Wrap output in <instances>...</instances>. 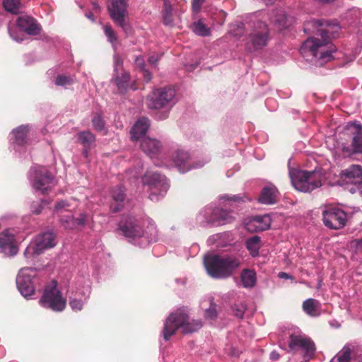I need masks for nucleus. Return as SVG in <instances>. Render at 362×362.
Wrapping results in <instances>:
<instances>
[{
	"instance_id": "obj_36",
	"label": "nucleus",
	"mask_w": 362,
	"mask_h": 362,
	"mask_svg": "<svg viewBox=\"0 0 362 362\" xmlns=\"http://www.w3.org/2000/svg\"><path fill=\"white\" fill-rule=\"evenodd\" d=\"M163 19L165 25L173 26V4L175 0H163Z\"/></svg>"
},
{
	"instance_id": "obj_13",
	"label": "nucleus",
	"mask_w": 362,
	"mask_h": 362,
	"mask_svg": "<svg viewBox=\"0 0 362 362\" xmlns=\"http://www.w3.org/2000/svg\"><path fill=\"white\" fill-rule=\"evenodd\" d=\"M127 6L128 0H110L107 10L115 23L127 35H130L132 28L127 18Z\"/></svg>"
},
{
	"instance_id": "obj_22",
	"label": "nucleus",
	"mask_w": 362,
	"mask_h": 362,
	"mask_svg": "<svg viewBox=\"0 0 362 362\" xmlns=\"http://www.w3.org/2000/svg\"><path fill=\"white\" fill-rule=\"evenodd\" d=\"M272 223L269 214L258 215L252 217L246 224L245 228L250 232H259L269 229Z\"/></svg>"
},
{
	"instance_id": "obj_43",
	"label": "nucleus",
	"mask_w": 362,
	"mask_h": 362,
	"mask_svg": "<svg viewBox=\"0 0 362 362\" xmlns=\"http://www.w3.org/2000/svg\"><path fill=\"white\" fill-rule=\"evenodd\" d=\"M3 6L5 10L11 13H18L20 10L21 3L18 0H3Z\"/></svg>"
},
{
	"instance_id": "obj_31",
	"label": "nucleus",
	"mask_w": 362,
	"mask_h": 362,
	"mask_svg": "<svg viewBox=\"0 0 362 362\" xmlns=\"http://www.w3.org/2000/svg\"><path fill=\"white\" fill-rule=\"evenodd\" d=\"M269 21L279 28L287 27L288 18L285 11L281 8L276 9L269 14Z\"/></svg>"
},
{
	"instance_id": "obj_25",
	"label": "nucleus",
	"mask_w": 362,
	"mask_h": 362,
	"mask_svg": "<svg viewBox=\"0 0 362 362\" xmlns=\"http://www.w3.org/2000/svg\"><path fill=\"white\" fill-rule=\"evenodd\" d=\"M87 216L85 214H80L78 218H74L70 211L66 215H62L60 221L66 229H74L86 224Z\"/></svg>"
},
{
	"instance_id": "obj_24",
	"label": "nucleus",
	"mask_w": 362,
	"mask_h": 362,
	"mask_svg": "<svg viewBox=\"0 0 362 362\" xmlns=\"http://www.w3.org/2000/svg\"><path fill=\"white\" fill-rule=\"evenodd\" d=\"M16 25L21 30L30 35H37L40 31V26L37 23V21L28 16H19L16 21Z\"/></svg>"
},
{
	"instance_id": "obj_46",
	"label": "nucleus",
	"mask_w": 362,
	"mask_h": 362,
	"mask_svg": "<svg viewBox=\"0 0 362 362\" xmlns=\"http://www.w3.org/2000/svg\"><path fill=\"white\" fill-rule=\"evenodd\" d=\"M49 203L45 199H42L40 202H33L31 204V211L33 214H40L42 209L45 208V206L48 205Z\"/></svg>"
},
{
	"instance_id": "obj_10",
	"label": "nucleus",
	"mask_w": 362,
	"mask_h": 362,
	"mask_svg": "<svg viewBox=\"0 0 362 362\" xmlns=\"http://www.w3.org/2000/svg\"><path fill=\"white\" fill-rule=\"evenodd\" d=\"M144 185L150 191L149 199L158 201L165 196L170 187L167 177L157 171H147L141 177Z\"/></svg>"
},
{
	"instance_id": "obj_30",
	"label": "nucleus",
	"mask_w": 362,
	"mask_h": 362,
	"mask_svg": "<svg viewBox=\"0 0 362 362\" xmlns=\"http://www.w3.org/2000/svg\"><path fill=\"white\" fill-rule=\"evenodd\" d=\"M240 281L243 287L245 288H253L257 283V274L255 270L244 269L240 274Z\"/></svg>"
},
{
	"instance_id": "obj_16",
	"label": "nucleus",
	"mask_w": 362,
	"mask_h": 362,
	"mask_svg": "<svg viewBox=\"0 0 362 362\" xmlns=\"http://www.w3.org/2000/svg\"><path fill=\"white\" fill-rule=\"evenodd\" d=\"M56 245V236L52 232H45L37 235L24 251L26 259L31 258L34 255H39L45 250Z\"/></svg>"
},
{
	"instance_id": "obj_2",
	"label": "nucleus",
	"mask_w": 362,
	"mask_h": 362,
	"mask_svg": "<svg viewBox=\"0 0 362 362\" xmlns=\"http://www.w3.org/2000/svg\"><path fill=\"white\" fill-rule=\"evenodd\" d=\"M118 229L128 242L142 248L156 242L158 238L156 226L151 220H148L146 225H141L135 217L125 215L119 222Z\"/></svg>"
},
{
	"instance_id": "obj_18",
	"label": "nucleus",
	"mask_w": 362,
	"mask_h": 362,
	"mask_svg": "<svg viewBox=\"0 0 362 362\" xmlns=\"http://www.w3.org/2000/svg\"><path fill=\"white\" fill-rule=\"evenodd\" d=\"M29 130L28 125H21L14 129L9 135L11 148L20 158H25Z\"/></svg>"
},
{
	"instance_id": "obj_57",
	"label": "nucleus",
	"mask_w": 362,
	"mask_h": 362,
	"mask_svg": "<svg viewBox=\"0 0 362 362\" xmlns=\"http://www.w3.org/2000/svg\"><path fill=\"white\" fill-rule=\"evenodd\" d=\"M354 185V187H351L349 190L351 193L354 194V193H356V192H359L361 194H362V192L358 190V185L356 184V183H352Z\"/></svg>"
},
{
	"instance_id": "obj_35",
	"label": "nucleus",
	"mask_w": 362,
	"mask_h": 362,
	"mask_svg": "<svg viewBox=\"0 0 362 362\" xmlns=\"http://www.w3.org/2000/svg\"><path fill=\"white\" fill-rule=\"evenodd\" d=\"M250 15L246 17L245 22L237 21L230 25V33L234 37H240L246 33H250V28L247 25V21L250 18Z\"/></svg>"
},
{
	"instance_id": "obj_20",
	"label": "nucleus",
	"mask_w": 362,
	"mask_h": 362,
	"mask_svg": "<svg viewBox=\"0 0 362 362\" xmlns=\"http://www.w3.org/2000/svg\"><path fill=\"white\" fill-rule=\"evenodd\" d=\"M16 233L15 228H6L0 233V253L8 257H13L18 253L15 238Z\"/></svg>"
},
{
	"instance_id": "obj_44",
	"label": "nucleus",
	"mask_w": 362,
	"mask_h": 362,
	"mask_svg": "<svg viewBox=\"0 0 362 362\" xmlns=\"http://www.w3.org/2000/svg\"><path fill=\"white\" fill-rule=\"evenodd\" d=\"M73 78L69 76L59 74L55 79V84L59 86L67 88V86L73 83Z\"/></svg>"
},
{
	"instance_id": "obj_12",
	"label": "nucleus",
	"mask_w": 362,
	"mask_h": 362,
	"mask_svg": "<svg viewBox=\"0 0 362 362\" xmlns=\"http://www.w3.org/2000/svg\"><path fill=\"white\" fill-rule=\"evenodd\" d=\"M37 283V271L35 268L24 267L19 270L16 276V286L25 298H32L35 293V286Z\"/></svg>"
},
{
	"instance_id": "obj_4",
	"label": "nucleus",
	"mask_w": 362,
	"mask_h": 362,
	"mask_svg": "<svg viewBox=\"0 0 362 362\" xmlns=\"http://www.w3.org/2000/svg\"><path fill=\"white\" fill-rule=\"evenodd\" d=\"M243 257L238 252L206 255L204 264L207 274L214 279H226L233 275L241 265Z\"/></svg>"
},
{
	"instance_id": "obj_5",
	"label": "nucleus",
	"mask_w": 362,
	"mask_h": 362,
	"mask_svg": "<svg viewBox=\"0 0 362 362\" xmlns=\"http://www.w3.org/2000/svg\"><path fill=\"white\" fill-rule=\"evenodd\" d=\"M262 13V11L252 13L247 21L250 33L245 39V47L248 52L252 53L264 49L271 40L270 30L268 25L259 18Z\"/></svg>"
},
{
	"instance_id": "obj_32",
	"label": "nucleus",
	"mask_w": 362,
	"mask_h": 362,
	"mask_svg": "<svg viewBox=\"0 0 362 362\" xmlns=\"http://www.w3.org/2000/svg\"><path fill=\"white\" fill-rule=\"evenodd\" d=\"M78 141L83 146V154L88 157V149L95 141V135L90 131H83L77 134Z\"/></svg>"
},
{
	"instance_id": "obj_33",
	"label": "nucleus",
	"mask_w": 362,
	"mask_h": 362,
	"mask_svg": "<svg viewBox=\"0 0 362 362\" xmlns=\"http://www.w3.org/2000/svg\"><path fill=\"white\" fill-rule=\"evenodd\" d=\"M90 293V287L88 286L85 291L81 293L82 298L71 297L69 299V305L74 312L81 311L83 309L84 303L89 298Z\"/></svg>"
},
{
	"instance_id": "obj_45",
	"label": "nucleus",
	"mask_w": 362,
	"mask_h": 362,
	"mask_svg": "<svg viewBox=\"0 0 362 362\" xmlns=\"http://www.w3.org/2000/svg\"><path fill=\"white\" fill-rule=\"evenodd\" d=\"M8 31L10 37L16 42H21L23 40V34L18 31L14 25H8Z\"/></svg>"
},
{
	"instance_id": "obj_38",
	"label": "nucleus",
	"mask_w": 362,
	"mask_h": 362,
	"mask_svg": "<svg viewBox=\"0 0 362 362\" xmlns=\"http://www.w3.org/2000/svg\"><path fill=\"white\" fill-rule=\"evenodd\" d=\"M192 31L197 35L202 37L209 36L211 30L206 25H205L202 19L194 22L191 25Z\"/></svg>"
},
{
	"instance_id": "obj_48",
	"label": "nucleus",
	"mask_w": 362,
	"mask_h": 362,
	"mask_svg": "<svg viewBox=\"0 0 362 362\" xmlns=\"http://www.w3.org/2000/svg\"><path fill=\"white\" fill-rule=\"evenodd\" d=\"M104 33L105 36L107 37L108 41L114 47H115V43L117 42V37L115 35V32L113 31L111 25H106L104 27Z\"/></svg>"
},
{
	"instance_id": "obj_17",
	"label": "nucleus",
	"mask_w": 362,
	"mask_h": 362,
	"mask_svg": "<svg viewBox=\"0 0 362 362\" xmlns=\"http://www.w3.org/2000/svg\"><path fill=\"white\" fill-rule=\"evenodd\" d=\"M170 144H162L160 141L151 137H144L141 141L140 148L142 151L153 160L156 161L164 160Z\"/></svg>"
},
{
	"instance_id": "obj_9",
	"label": "nucleus",
	"mask_w": 362,
	"mask_h": 362,
	"mask_svg": "<svg viewBox=\"0 0 362 362\" xmlns=\"http://www.w3.org/2000/svg\"><path fill=\"white\" fill-rule=\"evenodd\" d=\"M30 185L36 193L45 194L54 185V178L45 166H32L28 173Z\"/></svg>"
},
{
	"instance_id": "obj_53",
	"label": "nucleus",
	"mask_w": 362,
	"mask_h": 362,
	"mask_svg": "<svg viewBox=\"0 0 362 362\" xmlns=\"http://www.w3.org/2000/svg\"><path fill=\"white\" fill-rule=\"evenodd\" d=\"M69 204H68V202L66 201L62 200V201L59 202L55 205L54 211L57 212L62 213V210L65 209L66 207H69Z\"/></svg>"
},
{
	"instance_id": "obj_52",
	"label": "nucleus",
	"mask_w": 362,
	"mask_h": 362,
	"mask_svg": "<svg viewBox=\"0 0 362 362\" xmlns=\"http://www.w3.org/2000/svg\"><path fill=\"white\" fill-rule=\"evenodd\" d=\"M114 74H118L119 69L122 68L123 61L118 53H115L113 56Z\"/></svg>"
},
{
	"instance_id": "obj_54",
	"label": "nucleus",
	"mask_w": 362,
	"mask_h": 362,
	"mask_svg": "<svg viewBox=\"0 0 362 362\" xmlns=\"http://www.w3.org/2000/svg\"><path fill=\"white\" fill-rule=\"evenodd\" d=\"M205 0H192V8L194 12H199Z\"/></svg>"
},
{
	"instance_id": "obj_26",
	"label": "nucleus",
	"mask_w": 362,
	"mask_h": 362,
	"mask_svg": "<svg viewBox=\"0 0 362 362\" xmlns=\"http://www.w3.org/2000/svg\"><path fill=\"white\" fill-rule=\"evenodd\" d=\"M112 203L110 206L112 212L122 209L126 198L125 189L122 186H117L111 189Z\"/></svg>"
},
{
	"instance_id": "obj_60",
	"label": "nucleus",
	"mask_w": 362,
	"mask_h": 362,
	"mask_svg": "<svg viewBox=\"0 0 362 362\" xmlns=\"http://www.w3.org/2000/svg\"><path fill=\"white\" fill-rule=\"evenodd\" d=\"M92 5H93V8L96 11V12H99L100 10V7L99 6V4L95 2V1H93L92 2Z\"/></svg>"
},
{
	"instance_id": "obj_1",
	"label": "nucleus",
	"mask_w": 362,
	"mask_h": 362,
	"mask_svg": "<svg viewBox=\"0 0 362 362\" xmlns=\"http://www.w3.org/2000/svg\"><path fill=\"white\" fill-rule=\"evenodd\" d=\"M339 30V23L334 21L311 18L306 21L303 28L304 33L308 34L316 32L321 38L308 37L300 49V54L315 65L322 66L332 58V51L327 47L329 42L328 34L337 33Z\"/></svg>"
},
{
	"instance_id": "obj_50",
	"label": "nucleus",
	"mask_w": 362,
	"mask_h": 362,
	"mask_svg": "<svg viewBox=\"0 0 362 362\" xmlns=\"http://www.w3.org/2000/svg\"><path fill=\"white\" fill-rule=\"evenodd\" d=\"M205 317L209 320H214L217 317L216 305L211 300L209 308L205 310Z\"/></svg>"
},
{
	"instance_id": "obj_51",
	"label": "nucleus",
	"mask_w": 362,
	"mask_h": 362,
	"mask_svg": "<svg viewBox=\"0 0 362 362\" xmlns=\"http://www.w3.org/2000/svg\"><path fill=\"white\" fill-rule=\"evenodd\" d=\"M349 247L356 253H362V238L351 240L349 243Z\"/></svg>"
},
{
	"instance_id": "obj_8",
	"label": "nucleus",
	"mask_w": 362,
	"mask_h": 362,
	"mask_svg": "<svg viewBox=\"0 0 362 362\" xmlns=\"http://www.w3.org/2000/svg\"><path fill=\"white\" fill-rule=\"evenodd\" d=\"M289 176L293 186L300 192H311L322 185V175L319 171L291 169Z\"/></svg>"
},
{
	"instance_id": "obj_28",
	"label": "nucleus",
	"mask_w": 362,
	"mask_h": 362,
	"mask_svg": "<svg viewBox=\"0 0 362 362\" xmlns=\"http://www.w3.org/2000/svg\"><path fill=\"white\" fill-rule=\"evenodd\" d=\"M278 190L276 187L271 185L262 189L259 202L263 204H273L276 202Z\"/></svg>"
},
{
	"instance_id": "obj_63",
	"label": "nucleus",
	"mask_w": 362,
	"mask_h": 362,
	"mask_svg": "<svg viewBox=\"0 0 362 362\" xmlns=\"http://www.w3.org/2000/svg\"><path fill=\"white\" fill-rule=\"evenodd\" d=\"M127 173L132 174L134 177H136V173H134V170H129V171H127Z\"/></svg>"
},
{
	"instance_id": "obj_56",
	"label": "nucleus",
	"mask_w": 362,
	"mask_h": 362,
	"mask_svg": "<svg viewBox=\"0 0 362 362\" xmlns=\"http://www.w3.org/2000/svg\"><path fill=\"white\" fill-rule=\"evenodd\" d=\"M278 277L279 279H290V280H293V276H291V274L286 273V272H281L278 274Z\"/></svg>"
},
{
	"instance_id": "obj_55",
	"label": "nucleus",
	"mask_w": 362,
	"mask_h": 362,
	"mask_svg": "<svg viewBox=\"0 0 362 362\" xmlns=\"http://www.w3.org/2000/svg\"><path fill=\"white\" fill-rule=\"evenodd\" d=\"M160 56H159L157 54H153V55L150 56L148 58V63L151 64L153 66L156 67L157 62L160 59Z\"/></svg>"
},
{
	"instance_id": "obj_7",
	"label": "nucleus",
	"mask_w": 362,
	"mask_h": 362,
	"mask_svg": "<svg viewBox=\"0 0 362 362\" xmlns=\"http://www.w3.org/2000/svg\"><path fill=\"white\" fill-rule=\"evenodd\" d=\"M175 90L171 87L153 89L146 98L147 106L152 110H163L156 115V119L163 120L168 117L169 112L176 103Z\"/></svg>"
},
{
	"instance_id": "obj_62",
	"label": "nucleus",
	"mask_w": 362,
	"mask_h": 362,
	"mask_svg": "<svg viewBox=\"0 0 362 362\" xmlns=\"http://www.w3.org/2000/svg\"><path fill=\"white\" fill-rule=\"evenodd\" d=\"M266 4H273L276 0H263Z\"/></svg>"
},
{
	"instance_id": "obj_19",
	"label": "nucleus",
	"mask_w": 362,
	"mask_h": 362,
	"mask_svg": "<svg viewBox=\"0 0 362 362\" xmlns=\"http://www.w3.org/2000/svg\"><path fill=\"white\" fill-rule=\"evenodd\" d=\"M322 221L325 226L330 229H340L346 223L347 214L339 208L327 206L322 211Z\"/></svg>"
},
{
	"instance_id": "obj_21",
	"label": "nucleus",
	"mask_w": 362,
	"mask_h": 362,
	"mask_svg": "<svg viewBox=\"0 0 362 362\" xmlns=\"http://www.w3.org/2000/svg\"><path fill=\"white\" fill-rule=\"evenodd\" d=\"M218 212L217 207L214 204H211L204 206L199 211L196 217L197 223L203 227L217 225Z\"/></svg>"
},
{
	"instance_id": "obj_6",
	"label": "nucleus",
	"mask_w": 362,
	"mask_h": 362,
	"mask_svg": "<svg viewBox=\"0 0 362 362\" xmlns=\"http://www.w3.org/2000/svg\"><path fill=\"white\" fill-rule=\"evenodd\" d=\"M202 327L200 320H189L187 311L185 308H180L173 313L166 319L162 335L165 341L170 339L175 332L180 327L185 334L197 331Z\"/></svg>"
},
{
	"instance_id": "obj_34",
	"label": "nucleus",
	"mask_w": 362,
	"mask_h": 362,
	"mask_svg": "<svg viewBox=\"0 0 362 362\" xmlns=\"http://www.w3.org/2000/svg\"><path fill=\"white\" fill-rule=\"evenodd\" d=\"M303 309L304 312L311 316L317 317L320 315V303L313 298H308L303 303Z\"/></svg>"
},
{
	"instance_id": "obj_49",
	"label": "nucleus",
	"mask_w": 362,
	"mask_h": 362,
	"mask_svg": "<svg viewBox=\"0 0 362 362\" xmlns=\"http://www.w3.org/2000/svg\"><path fill=\"white\" fill-rule=\"evenodd\" d=\"M234 315L238 318H243L246 310V305L244 303H238L233 308Z\"/></svg>"
},
{
	"instance_id": "obj_40",
	"label": "nucleus",
	"mask_w": 362,
	"mask_h": 362,
	"mask_svg": "<svg viewBox=\"0 0 362 362\" xmlns=\"http://www.w3.org/2000/svg\"><path fill=\"white\" fill-rule=\"evenodd\" d=\"M134 63L136 68L142 72L146 82H149L151 79V74L150 71L145 68V59L144 57L141 55L136 57Z\"/></svg>"
},
{
	"instance_id": "obj_3",
	"label": "nucleus",
	"mask_w": 362,
	"mask_h": 362,
	"mask_svg": "<svg viewBox=\"0 0 362 362\" xmlns=\"http://www.w3.org/2000/svg\"><path fill=\"white\" fill-rule=\"evenodd\" d=\"M209 161L207 157L202 158H194L189 151L172 143L168 150L164 160L156 161V165L167 168H175L181 173H185L191 170L202 168Z\"/></svg>"
},
{
	"instance_id": "obj_64",
	"label": "nucleus",
	"mask_w": 362,
	"mask_h": 362,
	"mask_svg": "<svg viewBox=\"0 0 362 362\" xmlns=\"http://www.w3.org/2000/svg\"><path fill=\"white\" fill-rule=\"evenodd\" d=\"M272 101V100H267L266 101V105H268L269 103H271Z\"/></svg>"
},
{
	"instance_id": "obj_29",
	"label": "nucleus",
	"mask_w": 362,
	"mask_h": 362,
	"mask_svg": "<svg viewBox=\"0 0 362 362\" xmlns=\"http://www.w3.org/2000/svg\"><path fill=\"white\" fill-rule=\"evenodd\" d=\"M112 80L115 81L120 93H124L131 86L130 74L128 71H123L120 76L119 73L114 74Z\"/></svg>"
},
{
	"instance_id": "obj_37",
	"label": "nucleus",
	"mask_w": 362,
	"mask_h": 362,
	"mask_svg": "<svg viewBox=\"0 0 362 362\" xmlns=\"http://www.w3.org/2000/svg\"><path fill=\"white\" fill-rule=\"evenodd\" d=\"M245 245L250 255L256 257L259 255V250L261 247V238L257 235H254L246 240Z\"/></svg>"
},
{
	"instance_id": "obj_59",
	"label": "nucleus",
	"mask_w": 362,
	"mask_h": 362,
	"mask_svg": "<svg viewBox=\"0 0 362 362\" xmlns=\"http://www.w3.org/2000/svg\"><path fill=\"white\" fill-rule=\"evenodd\" d=\"M85 16L88 18L89 20H90L91 21L94 22L95 21V18H94V16H93V14L92 12L89 11V12H86L85 13Z\"/></svg>"
},
{
	"instance_id": "obj_15",
	"label": "nucleus",
	"mask_w": 362,
	"mask_h": 362,
	"mask_svg": "<svg viewBox=\"0 0 362 362\" xmlns=\"http://www.w3.org/2000/svg\"><path fill=\"white\" fill-rule=\"evenodd\" d=\"M344 133L351 136V145L342 146L343 156H349L354 153H362V125L358 122H349L344 129Z\"/></svg>"
},
{
	"instance_id": "obj_27",
	"label": "nucleus",
	"mask_w": 362,
	"mask_h": 362,
	"mask_svg": "<svg viewBox=\"0 0 362 362\" xmlns=\"http://www.w3.org/2000/svg\"><path fill=\"white\" fill-rule=\"evenodd\" d=\"M150 127V120L147 117H141L137 119L131 129L132 140H139L144 136Z\"/></svg>"
},
{
	"instance_id": "obj_61",
	"label": "nucleus",
	"mask_w": 362,
	"mask_h": 362,
	"mask_svg": "<svg viewBox=\"0 0 362 362\" xmlns=\"http://www.w3.org/2000/svg\"><path fill=\"white\" fill-rule=\"evenodd\" d=\"M197 66V64H191L190 66H187V69L188 71H192Z\"/></svg>"
},
{
	"instance_id": "obj_42",
	"label": "nucleus",
	"mask_w": 362,
	"mask_h": 362,
	"mask_svg": "<svg viewBox=\"0 0 362 362\" xmlns=\"http://www.w3.org/2000/svg\"><path fill=\"white\" fill-rule=\"evenodd\" d=\"M92 125L95 130L106 134L105 122L100 114H97L92 118Z\"/></svg>"
},
{
	"instance_id": "obj_23",
	"label": "nucleus",
	"mask_w": 362,
	"mask_h": 362,
	"mask_svg": "<svg viewBox=\"0 0 362 362\" xmlns=\"http://www.w3.org/2000/svg\"><path fill=\"white\" fill-rule=\"evenodd\" d=\"M346 183H356L362 192V168L359 165H352L341 172Z\"/></svg>"
},
{
	"instance_id": "obj_11",
	"label": "nucleus",
	"mask_w": 362,
	"mask_h": 362,
	"mask_svg": "<svg viewBox=\"0 0 362 362\" xmlns=\"http://www.w3.org/2000/svg\"><path fill=\"white\" fill-rule=\"evenodd\" d=\"M57 281H52L47 284L43 293L39 300L40 305L54 312L63 311L66 305V300L62 296V292L59 290Z\"/></svg>"
},
{
	"instance_id": "obj_41",
	"label": "nucleus",
	"mask_w": 362,
	"mask_h": 362,
	"mask_svg": "<svg viewBox=\"0 0 362 362\" xmlns=\"http://www.w3.org/2000/svg\"><path fill=\"white\" fill-rule=\"evenodd\" d=\"M351 349L344 346L337 354L330 361V362H352L351 361Z\"/></svg>"
},
{
	"instance_id": "obj_39",
	"label": "nucleus",
	"mask_w": 362,
	"mask_h": 362,
	"mask_svg": "<svg viewBox=\"0 0 362 362\" xmlns=\"http://www.w3.org/2000/svg\"><path fill=\"white\" fill-rule=\"evenodd\" d=\"M218 212L217 213L218 221L217 225H223L232 222L234 218V213L232 211H228L219 207H217Z\"/></svg>"
},
{
	"instance_id": "obj_58",
	"label": "nucleus",
	"mask_w": 362,
	"mask_h": 362,
	"mask_svg": "<svg viewBox=\"0 0 362 362\" xmlns=\"http://www.w3.org/2000/svg\"><path fill=\"white\" fill-rule=\"evenodd\" d=\"M279 358V354L276 351H273L270 353V358L273 361H276Z\"/></svg>"
},
{
	"instance_id": "obj_47",
	"label": "nucleus",
	"mask_w": 362,
	"mask_h": 362,
	"mask_svg": "<svg viewBox=\"0 0 362 362\" xmlns=\"http://www.w3.org/2000/svg\"><path fill=\"white\" fill-rule=\"evenodd\" d=\"M221 199L224 201L234 202L237 203L245 202V201L249 200V199L243 194H226L222 196Z\"/></svg>"
},
{
	"instance_id": "obj_14",
	"label": "nucleus",
	"mask_w": 362,
	"mask_h": 362,
	"mask_svg": "<svg viewBox=\"0 0 362 362\" xmlns=\"http://www.w3.org/2000/svg\"><path fill=\"white\" fill-rule=\"evenodd\" d=\"M288 346L291 351L299 352L305 361L310 360L316 351L313 341L302 334H290Z\"/></svg>"
}]
</instances>
